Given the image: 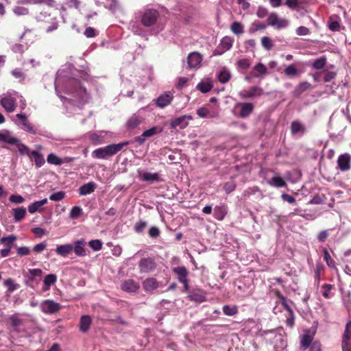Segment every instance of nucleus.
Instances as JSON below:
<instances>
[{
	"mask_svg": "<svg viewBox=\"0 0 351 351\" xmlns=\"http://www.w3.org/2000/svg\"><path fill=\"white\" fill-rule=\"evenodd\" d=\"M70 85L73 86L71 89H66L67 94H71L75 97L73 101L77 103L79 106H82L87 103L89 100V95L85 88L82 87L80 82L77 80H73L70 81Z\"/></svg>",
	"mask_w": 351,
	"mask_h": 351,
	"instance_id": "f257e3e1",
	"label": "nucleus"
},
{
	"mask_svg": "<svg viewBox=\"0 0 351 351\" xmlns=\"http://www.w3.org/2000/svg\"><path fill=\"white\" fill-rule=\"evenodd\" d=\"M127 145H128V141H123L117 144H110L95 149L92 153V156L95 158L106 159L109 156L115 155Z\"/></svg>",
	"mask_w": 351,
	"mask_h": 351,
	"instance_id": "f03ea898",
	"label": "nucleus"
},
{
	"mask_svg": "<svg viewBox=\"0 0 351 351\" xmlns=\"http://www.w3.org/2000/svg\"><path fill=\"white\" fill-rule=\"evenodd\" d=\"M19 97L22 98L16 92L7 93L2 97L0 104L7 112L12 113L16 108V99Z\"/></svg>",
	"mask_w": 351,
	"mask_h": 351,
	"instance_id": "7ed1b4c3",
	"label": "nucleus"
},
{
	"mask_svg": "<svg viewBox=\"0 0 351 351\" xmlns=\"http://www.w3.org/2000/svg\"><path fill=\"white\" fill-rule=\"evenodd\" d=\"M11 120L21 130L32 134H36V130L25 114H17L14 117H12Z\"/></svg>",
	"mask_w": 351,
	"mask_h": 351,
	"instance_id": "20e7f679",
	"label": "nucleus"
},
{
	"mask_svg": "<svg viewBox=\"0 0 351 351\" xmlns=\"http://www.w3.org/2000/svg\"><path fill=\"white\" fill-rule=\"evenodd\" d=\"M159 13L157 10L153 8L146 9L143 13L141 23L145 27H151L156 24Z\"/></svg>",
	"mask_w": 351,
	"mask_h": 351,
	"instance_id": "39448f33",
	"label": "nucleus"
},
{
	"mask_svg": "<svg viewBox=\"0 0 351 351\" xmlns=\"http://www.w3.org/2000/svg\"><path fill=\"white\" fill-rule=\"evenodd\" d=\"M267 24L271 27H274L277 29H282L289 26V21L286 19H281L278 15L273 12L268 16L267 19Z\"/></svg>",
	"mask_w": 351,
	"mask_h": 351,
	"instance_id": "423d86ee",
	"label": "nucleus"
},
{
	"mask_svg": "<svg viewBox=\"0 0 351 351\" xmlns=\"http://www.w3.org/2000/svg\"><path fill=\"white\" fill-rule=\"evenodd\" d=\"M139 269L142 273H150L154 271L157 263L154 258H143L139 261Z\"/></svg>",
	"mask_w": 351,
	"mask_h": 351,
	"instance_id": "0eeeda50",
	"label": "nucleus"
},
{
	"mask_svg": "<svg viewBox=\"0 0 351 351\" xmlns=\"http://www.w3.org/2000/svg\"><path fill=\"white\" fill-rule=\"evenodd\" d=\"M40 307L43 313L45 314H53L58 312L61 308V305L53 300H46L41 302Z\"/></svg>",
	"mask_w": 351,
	"mask_h": 351,
	"instance_id": "6e6552de",
	"label": "nucleus"
},
{
	"mask_svg": "<svg viewBox=\"0 0 351 351\" xmlns=\"http://www.w3.org/2000/svg\"><path fill=\"white\" fill-rule=\"evenodd\" d=\"M263 89L258 86H251L247 89L242 90L239 95L241 99H252L256 97H260L263 94Z\"/></svg>",
	"mask_w": 351,
	"mask_h": 351,
	"instance_id": "1a4fd4ad",
	"label": "nucleus"
},
{
	"mask_svg": "<svg viewBox=\"0 0 351 351\" xmlns=\"http://www.w3.org/2000/svg\"><path fill=\"white\" fill-rule=\"evenodd\" d=\"M140 287L139 282L134 279L123 280L120 284L121 289L127 293H135L139 290Z\"/></svg>",
	"mask_w": 351,
	"mask_h": 351,
	"instance_id": "9d476101",
	"label": "nucleus"
},
{
	"mask_svg": "<svg viewBox=\"0 0 351 351\" xmlns=\"http://www.w3.org/2000/svg\"><path fill=\"white\" fill-rule=\"evenodd\" d=\"M160 286L159 282L155 278L149 277L143 282V287L147 293H153Z\"/></svg>",
	"mask_w": 351,
	"mask_h": 351,
	"instance_id": "9b49d317",
	"label": "nucleus"
},
{
	"mask_svg": "<svg viewBox=\"0 0 351 351\" xmlns=\"http://www.w3.org/2000/svg\"><path fill=\"white\" fill-rule=\"evenodd\" d=\"M202 55L198 52H191L187 57L188 66L191 69H197L201 66Z\"/></svg>",
	"mask_w": 351,
	"mask_h": 351,
	"instance_id": "f8f14e48",
	"label": "nucleus"
},
{
	"mask_svg": "<svg viewBox=\"0 0 351 351\" xmlns=\"http://www.w3.org/2000/svg\"><path fill=\"white\" fill-rule=\"evenodd\" d=\"M337 165L342 171H346L351 168V156L349 154L340 155L337 158Z\"/></svg>",
	"mask_w": 351,
	"mask_h": 351,
	"instance_id": "ddd939ff",
	"label": "nucleus"
},
{
	"mask_svg": "<svg viewBox=\"0 0 351 351\" xmlns=\"http://www.w3.org/2000/svg\"><path fill=\"white\" fill-rule=\"evenodd\" d=\"M189 120H192L191 115H182L181 117L173 118L171 121L170 125L173 128L179 127L180 128L183 129L188 125Z\"/></svg>",
	"mask_w": 351,
	"mask_h": 351,
	"instance_id": "4468645a",
	"label": "nucleus"
},
{
	"mask_svg": "<svg viewBox=\"0 0 351 351\" xmlns=\"http://www.w3.org/2000/svg\"><path fill=\"white\" fill-rule=\"evenodd\" d=\"M235 108H240L238 116L242 119H245V117L250 116L254 110V106L250 103H239Z\"/></svg>",
	"mask_w": 351,
	"mask_h": 351,
	"instance_id": "2eb2a0df",
	"label": "nucleus"
},
{
	"mask_svg": "<svg viewBox=\"0 0 351 351\" xmlns=\"http://www.w3.org/2000/svg\"><path fill=\"white\" fill-rule=\"evenodd\" d=\"M86 245V242L84 239H81L75 241L73 245L75 254L80 257H84V256H86V250L85 248Z\"/></svg>",
	"mask_w": 351,
	"mask_h": 351,
	"instance_id": "dca6fc26",
	"label": "nucleus"
},
{
	"mask_svg": "<svg viewBox=\"0 0 351 351\" xmlns=\"http://www.w3.org/2000/svg\"><path fill=\"white\" fill-rule=\"evenodd\" d=\"M173 96L171 92H167L161 95L156 99V106L159 108H163L170 104L173 100Z\"/></svg>",
	"mask_w": 351,
	"mask_h": 351,
	"instance_id": "f3484780",
	"label": "nucleus"
},
{
	"mask_svg": "<svg viewBox=\"0 0 351 351\" xmlns=\"http://www.w3.org/2000/svg\"><path fill=\"white\" fill-rule=\"evenodd\" d=\"M0 141L10 145H16V143L19 142V139L14 136L10 130H3L0 132Z\"/></svg>",
	"mask_w": 351,
	"mask_h": 351,
	"instance_id": "a211bd4d",
	"label": "nucleus"
},
{
	"mask_svg": "<svg viewBox=\"0 0 351 351\" xmlns=\"http://www.w3.org/2000/svg\"><path fill=\"white\" fill-rule=\"evenodd\" d=\"M204 293L202 290H193L189 292L188 298L190 301L202 303L206 301Z\"/></svg>",
	"mask_w": 351,
	"mask_h": 351,
	"instance_id": "6ab92c4d",
	"label": "nucleus"
},
{
	"mask_svg": "<svg viewBox=\"0 0 351 351\" xmlns=\"http://www.w3.org/2000/svg\"><path fill=\"white\" fill-rule=\"evenodd\" d=\"M47 203V199L43 198L40 200L35 201L28 205V211L31 214L36 212H40L43 210V206Z\"/></svg>",
	"mask_w": 351,
	"mask_h": 351,
	"instance_id": "aec40b11",
	"label": "nucleus"
},
{
	"mask_svg": "<svg viewBox=\"0 0 351 351\" xmlns=\"http://www.w3.org/2000/svg\"><path fill=\"white\" fill-rule=\"evenodd\" d=\"M73 251L72 244H64L58 245L55 249V252L57 255L61 256L62 257H67Z\"/></svg>",
	"mask_w": 351,
	"mask_h": 351,
	"instance_id": "412c9836",
	"label": "nucleus"
},
{
	"mask_svg": "<svg viewBox=\"0 0 351 351\" xmlns=\"http://www.w3.org/2000/svg\"><path fill=\"white\" fill-rule=\"evenodd\" d=\"M141 179L144 182H160V178L158 173H149L147 171H138Z\"/></svg>",
	"mask_w": 351,
	"mask_h": 351,
	"instance_id": "4be33fe9",
	"label": "nucleus"
},
{
	"mask_svg": "<svg viewBox=\"0 0 351 351\" xmlns=\"http://www.w3.org/2000/svg\"><path fill=\"white\" fill-rule=\"evenodd\" d=\"M232 43L233 40L230 37L226 36L223 38L220 43V47L222 48V51L219 52V49H216L214 52V54L221 55L225 53V51H228V50L232 47Z\"/></svg>",
	"mask_w": 351,
	"mask_h": 351,
	"instance_id": "5701e85b",
	"label": "nucleus"
},
{
	"mask_svg": "<svg viewBox=\"0 0 351 351\" xmlns=\"http://www.w3.org/2000/svg\"><path fill=\"white\" fill-rule=\"evenodd\" d=\"M266 73V66L263 63L258 62L253 67L250 75L252 77H261Z\"/></svg>",
	"mask_w": 351,
	"mask_h": 351,
	"instance_id": "b1692460",
	"label": "nucleus"
},
{
	"mask_svg": "<svg viewBox=\"0 0 351 351\" xmlns=\"http://www.w3.org/2000/svg\"><path fill=\"white\" fill-rule=\"evenodd\" d=\"M173 271L177 274L180 282H186L187 280L188 271L184 266H178L173 268Z\"/></svg>",
	"mask_w": 351,
	"mask_h": 351,
	"instance_id": "393cba45",
	"label": "nucleus"
},
{
	"mask_svg": "<svg viewBox=\"0 0 351 351\" xmlns=\"http://www.w3.org/2000/svg\"><path fill=\"white\" fill-rule=\"evenodd\" d=\"M227 213V206L224 204H221L215 207L213 215L215 219L222 221L225 218Z\"/></svg>",
	"mask_w": 351,
	"mask_h": 351,
	"instance_id": "a878e982",
	"label": "nucleus"
},
{
	"mask_svg": "<svg viewBox=\"0 0 351 351\" xmlns=\"http://www.w3.org/2000/svg\"><path fill=\"white\" fill-rule=\"evenodd\" d=\"M57 280L56 275L54 274H47L43 279V291H47L50 289V287L55 284Z\"/></svg>",
	"mask_w": 351,
	"mask_h": 351,
	"instance_id": "bb28decb",
	"label": "nucleus"
},
{
	"mask_svg": "<svg viewBox=\"0 0 351 351\" xmlns=\"http://www.w3.org/2000/svg\"><path fill=\"white\" fill-rule=\"evenodd\" d=\"M96 187L97 185L95 183L93 182H88L80 186L78 189V192L81 195H86L94 192Z\"/></svg>",
	"mask_w": 351,
	"mask_h": 351,
	"instance_id": "cd10ccee",
	"label": "nucleus"
},
{
	"mask_svg": "<svg viewBox=\"0 0 351 351\" xmlns=\"http://www.w3.org/2000/svg\"><path fill=\"white\" fill-rule=\"evenodd\" d=\"M217 77L220 82L227 83L231 78V73L226 67H223L217 73Z\"/></svg>",
	"mask_w": 351,
	"mask_h": 351,
	"instance_id": "c85d7f7f",
	"label": "nucleus"
},
{
	"mask_svg": "<svg viewBox=\"0 0 351 351\" xmlns=\"http://www.w3.org/2000/svg\"><path fill=\"white\" fill-rule=\"evenodd\" d=\"M267 184L273 187H287V186L285 180L278 175L267 181Z\"/></svg>",
	"mask_w": 351,
	"mask_h": 351,
	"instance_id": "c756f323",
	"label": "nucleus"
},
{
	"mask_svg": "<svg viewBox=\"0 0 351 351\" xmlns=\"http://www.w3.org/2000/svg\"><path fill=\"white\" fill-rule=\"evenodd\" d=\"M92 324V319L89 315H83L80 321V330L82 332H87Z\"/></svg>",
	"mask_w": 351,
	"mask_h": 351,
	"instance_id": "7c9ffc66",
	"label": "nucleus"
},
{
	"mask_svg": "<svg viewBox=\"0 0 351 351\" xmlns=\"http://www.w3.org/2000/svg\"><path fill=\"white\" fill-rule=\"evenodd\" d=\"M12 210L15 222L21 221L27 214L26 208L23 206L15 208Z\"/></svg>",
	"mask_w": 351,
	"mask_h": 351,
	"instance_id": "2f4dec72",
	"label": "nucleus"
},
{
	"mask_svg": "<svg viewBox=\"0 0 351 351\" xmlns=\"http://www.w3.org/2000/svg\"><path fill=\"white\" fill-rule=\"evenodd\" d=\"M316 332V329H314L312 332V335L311 334V330H308V348L310 351H321V346L320 343L317 341L312 343L313 339V335Z\"/></svg>",
	"mask_w": 351,
	"mask_h": 351,
	"instance_id": "473e14b6",
	"label": "nucleus"
},
{
	"mask_svg": "<svg viewBox=\"0 0 351 351\" xmlns=\"http://www.w3.org/2000/svg\"><path fill=\"white\" fill-rule=\"evenodd\" d=\"M278 305H280L285 311H287L288 315H292L293 311L291 308V303L283 295L279 296V300L277 302Z\"/></svg>",
	"mask_w": 351,
	"mask_h": 351,
	"instance_id": "72a5a7b5",
	"label": "nucleus"
},
{
	"mask_svg": "<svg viewBox=\"0 0 351 351\" xmlns=\"http://www.w3.org/2000/svg\"><path fill=\"white\" fill-rule=\"evenodd\" d=\"M10 321L15 331H20V327L24 324V320L21 319L17 314L12 315L10 317Z\"/></svg>",
	"mask_w": 351,
	"mask_h": 351,
	"instance_id": "f704fd0d",
	"label": "nucleus"
},
{
	"mask_svg": "<svg viewBox=\"0 0 351 351\" xmlns=\"http://www.w3.org/2000/svg\"><path fill=\"white\" fill-rule=\"evenodd\" d=\"M143 121L141 117L134 114L130 117V119L127 121V125L130 129H134L139 125Z\"/></svg>",
	"mask_w": 351,
	"mask_h": 351,
	"instance_id": "c9c22d12",
	"label": "nucleus"
},
{
	"mask_svg": "<svg viewBox=\"0 0 351 351\" xmlns=\"http://www.w3.org/2000/svg\"><path fill=\"white\" fill-rule=\"evenodd\" d=\"M351 339V321L346 324V330L343 335L341 346H343L344 343H350Z\"/></svg>",
	"mask_w": 351,
	"mask_h": 351,
	"instance_id": "e433bc0d",
	"label": "nucleus"
},
{
	"mask_svg": "<svg viewBox=\"0 0 351 351\" xmlns=\"http://www.w3.org/2000/svg\"><path fill=\"white\" fill-rule=\"evenodd\" d=\"M32 157L34 158L35 165L38 168L42 167L45 164V159L40 153L36 151H32L31 153V158Z\"/></svg>",
	"mask_w": 351,
	"mask_h": 351,
	"instance_id": "4c0bfd02",
	"label": "nucleus"
},
{
	"mask_svg": "<svg viewBox=\"0 0 351 351\" xmlns=\"http://www.w3.org/2000/svg\"><path fill=\"white\" fill-rule=\"evenodd\" d=\"M3 285L8 288L9 292H13L19 288V284H17L12 278H8L4 280Z\"/></svg>",
	"mask_w": 351,
	"mask_h": 351,
	"instance_id": "58836bf2",
	"label": "nucleus"
},
{
	"mask_svg": "<svg viewBox=\"0 0 351 351\" xmlns=\"http://www.w3.org/2000/svg\"><path fill=\"white\" fill-rule=\"evenodd\" d=\"M327 58L325 56L319 57L313 61L312 63V66L315 69H324L326 65Z\"/></svg>",
	"mask_w": 351,
	"mask_h": 351,
	"instance_id": "ea45409f",
	"label": "nucleus"
},
{
	"mask_svg": "<svg viewBox=\"0 0 351 351\" xmlns=\"http://www.w3.org/2000/svg\"><path fill=\"white\" fill-rule=\"evenodd\" d=\"M17 239L16 237L14 235H10L8 237H4L0 240V243L5 246L7 247V248L12 249V245L14 241H16Z\"/></svg>",
	"mask_w": 351,
	"mask_h": 351,
	"instance_id": "a19ab883",
	"label": "nucleus"
},
{
	"mask_svg": "<svg viewBox=\"0 0 351 351\" xmlns=\"http://www.w3.org/2000/svg\"><path fill=\"white\" fill-rule=\"evenodd\" d=\"M47 161L49 164L54 165H61L62 164H64V160L53 153H51L47 156Z\"/></svg>",
	"mask_w": 351,
	"mask_h": 351,
	"instance_id": "79ce46f5",
	"label": "nucleus"
},
{
	"mask_svg": "<svg viewBox=\"0 0 351 351\" xmlns=\"http://www.w3.org/2000/svg\"><path fill=\"white\" fill-rule=\"evenodd\" d=\"M83 214V209L80 206H73L69 213V217L71 219H78Z\"/></svg>",
	"mask_w": 351,
	"mask_h": 351,
	"instance_id": "37998d69",
	"label": "nucleus"
},
{
	"mask_svg": "<svg viewBox=\"0 0 351 351\" xmlns=\"http://www.w3.org/2000/svg\"><path fill=\"white\" fill-rule=\"evenodd\" d=\"M196 113L199 117H202L203 119H208V117H215V115L212 114L210 110L206 107H202L198 108Z\"/></svg>",
	"mask_w": 351,
	"mask_h": 351,
	"instance_id": "c03bdc74",
	"label": "nucleus"
},
{
	"mask_svg": "<svg viewBox=\"0 0 351 351\" xmlns=\"http://www.w3.org/2000/svg\"><path fill=\"white\" fill-rule=\"evenodd\" d=\"M197 88L203 93H207L212 90L213 85L209 82H200L197 84Z\"/></svg>",
	"mask_w": 351,
	"mask_h": 351,
	"instance_id": "a18cd8bd",
	"label": "nucleus"
},
{
	"mask_svg": "<svg viewBox=\"0 0 351 351\" xmlns=\"http://www.w3.org/2000/svg\"><path fill=\"white\" fill-rule=\"evenodd\" d=\"M97 4L104 5L106 8L114 10L117 6V0H95Z\"/></svg>",
	"mask_w": 351,
	"mask_h": 351,
	"instance_id": "49530a36",
	"label": "nucleus"
},
{
	"mask_svg": "<svg viewBox=\"0 0 351 351\" xmlns=\"http://www.w3.org/2000/svg\"><path fill=\"white\" fill-rule=\"evenodd\" d=\"M16 145L17 146L18 151L21 155H27L31 158V153L32 151H31L26 145L19 141L18 143H16Z\"/></svg>",
	"mask_w": 351,
	"mask_h": 351,
	"instance_id": "de8ad7c7",
	"label": "nucleus"
},
{
	"mask_svg": "<svg viewBox=\"0 0 351 351\" xmlns=\"http://www.w3.org/2000/svg\"><path fill=\"white\" fill-rule=\"evenodd\" d=\"M223 312L227 316H234L237 314L238 308L236 306L225 305L223 306Z\"/></svg>",
	"mask_w": 351,
	"mask_h": 351,
	"instance_id": "09e8293b",
	"label": "nucleus"
},
{
	"mask_svg": "<svg viewBox=\"0 0 351 351\" xmlns=\"http://www.w3.org/2000/svg\"><path fill=\"white\" fill-rule=\"evenodd\" d=\"M337 76V73L333 71L324 70L323 71V82H330L332 81Z\"/></svg>",
	"mask_w": 351,
	"mask_h": 351,
	"instance_id": "8fccbe9b",
	"label": "nucleus"
},
{
	"mask_svg": "<svg viewBox=\"0 0 351 351\" xmlns=\"http://www.w3.org/2000/svg\"><path fill=\"white\" fill-rule=\"evenodd\" d=\"M230 29L236 35H240L243 33V26L239 22H233L230 26Z\"/></svg>",
	"mask_w": 351,
	"mask_h": 351,
	"instance_id": "3c124183",
	"label": "nucleus"
},
{
	"mask_svg": "<svg viewBox=\"0 0 351 351\" xmlns=\"http://www.w3.org/2000/svg\"><path fill=\"white\" fill-rule=\"evenodd\" d=\"M305 129L302 125V124L299 122H296L295 121L294 122H292L291 123V132L293 134H297L299 132H302V134L304 133Z\"/></svg>",
	"mask_w": 351,
	"mask_h": 351,
	"instance_id": "603ef678",
	"label": "nucleus"
},
{
	"mask_svg": "<svg viewBox=\"0 0 351 351\" xmlns=\"http://www.w3.org/2000/svg\"><path fill=\"white\" fill-rule=\"evenodd\" d=\"M43 271L39 268H35V269H30L28 271V278L31 281H33L36 279V277L40 276Z\"/></svg>",
	"mask_w": 351,
	"mask_h": 351,
	"instance_id": "864d4df0",
	"label": "nucleus"
},
{
	"mask_svg": "<svg viewBox=\"0 0 351 351\" xmlns=\"http://www.w3.org/2000/svg\"><path fill=\"white\" fill-rule=\"evenodd\" d=\"M64 197L65 193L62 191H59V192H54L51 193L49 195V199L51 201L59 202L62 200Z\"/></svg>",
	"mask_w": 351,
	"mask_h": 351,
	"instance_id": "5fc2aeb1",
	"label": "nucleus"
},
{
	"mask_svg": "<svg viewBox=\"0 0 351 351\" xmlns=\"http://www.w3.org/2000/svg\"><path fill=\"white\" fill-rule=\"evenodd\" d=\"M262 47L266 50H269L274 46V42L267 36H264L261 40Z\"/></svg>",
	"mask_w": 351,
	"mask_h": 351,
	"instance_id": "6e6d98bb",
	"label": "nucleus"
},
{
	"mask_svg": "<svg viewBox=\"0 0 351 351\" xmlns=\"http://www.w3.org/2000/svg\"><path fill=\"white\" fill-rule=\"evenodd\" d=\"M89 247L95 252L99 251L102 247V243L100 240H91L88 243Z\"/></svg>",
	"mask_w": 351,
	"mask_h": 351,
	"instance_id": "4d7b16f0",
	"label": "nucleus"
},
{
	"mask_svg": "<svg viewBox=\"0 0 351 351\" xmlns=\"http://www.w3.org/2000/svg\"><path fill=\"white\" fill-rule=\"evenodd\" d=\"M334 287V285L330 284H324L322 285V288L323 289L322 295L325 298H329L330 296L331 289Z\"/></svg>",
	"mask_w": 351,
	"mask_h": 351,
	"instance_id": "13d9d810",
	"label": "nucleus"
},
{
	"mask_svg": "<svg viewBox=\"0 0 351 351\" xmlns=\"http://www.w3.org/2000/svg\"><path fill=\"white\" fill-rule=\"evenodd\" d=\"M328 26V28L333 32H337V31L340 30L339 23L337 21H333L332 18H330Z\"/></svg>",
	"mask_w": 351,
	"mask_h": 351,
	"instance_id": "bf43d9fd",
	"label": "nucleus"
},
{
	"mask_svg": "<svg viewBox=\"0 0 351 351\" xmlns=\"http://www.w3.org/2000/svg\"><path fill=\"white\" fill-rule=\"evenodd\" d=\"M300 0H286L285 5L291 9L299 10Z\"/></svg>",
	"mask_w": 351,
	"mask_h": 351,
	"instance_id": "052dcab7",
	"label": "nucleus"
},
{
	"mask_svg": "<svg viewBox=\"0 0 351 351\" xmlns=\"http://www.w3.org/2000/svg\"><path fill=\"white\" fill-rule=\"evenodd\" d=\"M9 200L14 204H21L25 202V198L21 195H11Z\"/></svg>",
	"mask_w": 351,
	"mask_h": 351,
	"instance_id": "680f3d73",
	"label": "nucleus"
},
{
	"mask_svg": "<svg viewBox=\"0 0 351 351\" xmlns=\"http://www.w3.org/2000/svg\"><path fill=\"white\" fill-rule=\"evenodd\" d=\"M285 73L287 76L292 77L298 74V71L294 65L291 64L285 69Z\"/></svg>",
	"mask_w": 351,
	"mask_h": 351,
	"instance_id": "e2e57ef3",
	"label": "nucleus"
},
{
	"mask_svg": "<svg viewBox=\"0 0 351 351\" xmlns=\"http://www.w3.org/2000/svg\"><path fill=\"white\" fill-rule=\"evenodd\" d=\"M250 63L247 58H241L237 61L238 67L242 69H247L250 67Z\"/></svg>",
	"mask_w": 351,
	"mask_h": 351,
	"instance_id": "0e129e2a",
	"label": "nucleus"
},
{
	"mask_svg": "<svg viewBox=\"0 0 351 351\" xmlns=\"http://www.w3.org/2000/svg\"><path fill=\"white\" fill-rule=\"evenodd\" d=\"M160 132V130H158L157 127H152L148 130H146L143 132L144 135L146 138H149L153 136L156 133Z\"/></svg>",
	"mask_w": 351,
	"mask_h": 351,
	"instance_id": "69168bd1",
	"label": "nucleus"
},
{
	"mask_svg": "<svg viewBox=\"0 0 351 351\" xmlns=\"http://www.w3.org/2000/svg\"><path fill=\"white\" fill-rule=\"evenodd\" d=\"M32 232L37 237H42L43 236L47 234V231L42 228H34L32 229Z\"/></svg>",
	"mask_w": 351,
	"mask_h": 351,
	"instance_id": "338daca9",
	"label": "nucleus"
},
{
	"mask_svg": "<svg viewBox=\"0 0 351 351\" xmlns=\"http://www.w3.org/2000/svg\"><path fill=\"white\" fill-rule=\"evenodd\" d=\"M235 187H236V185H235L234 182L231 181V182H227L225 184V185L223 186V189L227 193H232V191H234L235 190Z\"/></svg>",
	"mask_w": 351,
	"mask_h": 351,
	"instance_id": "774afa93",
	"label": "nucleus"
}]
</instances>
